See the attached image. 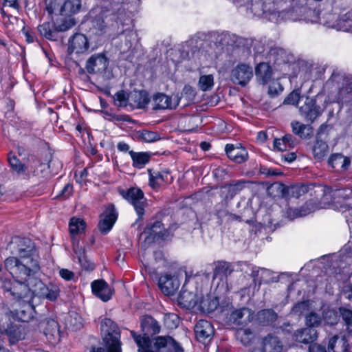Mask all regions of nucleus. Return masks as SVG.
<instances>
[{"label":"nucleus","instance_id":"f257e3e1","mask_svg":"<svg viewBox=\"0 0 352 352\" xmlns=\"http://www.w3.org/2000/svg\"><path fill=\"white\" fill-rule=\"evenodd\" d=\"M12 253L4 261V267L14 279L25 284L30 290L28 280L40 270L34 243L28 238L14 237L12 241Z\"/></svg>","mask_w":352,"mask_h":352},{"label":"nucleus","instance_id":"f03ea898","mask_svg":"<svg viewBox=\"0 0 352 352\" xmlns=\"http://www.w3.org/2000/svg\"><path fill=\"white\" fill-rule=\"evenodd\" d=\"M100 328L107 351L102 347H91L90 352H122L120 333L117 324L111 319L104 318Z\"/></svg>","mask_w":352,"mask_h":352},{"label":"nucleus","instance_id":"7ed1b4c3","mask_svg":"<svg viewBox=\"0 0 352 352\" xmlns=\"http://www.w3.org/2000/svg\"><path fill=\"white\" fill-rule=\"evenodd\" d=\"M121 195L133 206L139 219H142L147 206V200L143 191L139 188L131 187L126 190H122Z\"/></svg>","mask_w":352,"mask_h":352},{"label":"nucleus","instance_id":"20e7f679","mask_svg":"<svg viewBox=\"0 0 352 352\" xmlns=\"http://www.w3.org/2000/svg\"><path fill=\"white\" fill-rule=\"evenodd\" d=\"M322 109L317 104L314 98L306 97L304 104L299 107L300 115L311 124L314 123L322 114Z\"/></svg>","mask_w":352,"mask_h":352},{"label":"nucleus","instance_id":"39448f33","mask_svg":"<svg viewBox=\"0 0 352 352\" xmlns=\"http://www.w3.org/2000/svg\"><path fill=\"white\" fill-rule=\"evenodd\" d=\"M329 80L335 82H342V87L337 95V101L343 102L352 96V76L334 72Z\"/></svg>","mask_w":352,"mask_h":352},{"label":"nucleus","instance_id":"423d86ee","mask_svg":"<svg viewBox=\"0 0 352 352\" xmlns=\"http://www.w3.org/2000/svg\"><path fill=\"white\" fill-rule=\"evenodd\" d=\"M142 234L146 235V240L148 242L159 239L166 240L171 236L170 231L165 229L160 221L148 223Z\"/></svg>","mask_w":352,"mask_h":352},{"label":"nucleus","instance_id":"0eeeda50","mask_svg":"<svg viewBox=\"0 0 352 352\" xmlns=\"http://www.w3.org/2000/svg\"><path fill=\"white\" fill-rule=\"evenodd\" d=\"M253 77L252 67L245 63H239L231 72L230 79L233 83L245 86Z\"/></svg>","mask_w":352,"mask_h":352},{"label":"nucleus","instance_id":"6e6552de","mask_svg":"<svg viewBox=\"0 0 352 352\" xmlns=\"http://www.w3.org/2000/svg\"><path fill=\"white\" fill-rule=\"evenodd\" d=\"M109 65V59L105 54H93L86 62L85 69L90 74H104Z\"/></svg>","mask_w":352,"mask_h":352},{"label":"nucleus","instance_id":"1a4fd4ad","mask_svg":"<svg viewBox=\"0 0 352 352\" xmlns=\"http://www.w3.org/2000/svg\"><path fill=\"white\" fill-rule=\"evenodd\" d=\"M39 327L50 343L54 344L60 341L59 326L56 320L51 318L45 319L40 322Z\"/></svg>","mask_w":352,"mask_h":352},{"label":"nucleus","instance_id":"9d476101","mask_svg":"<svg viewBox=\"0 0 352 352\" xmlns=\"http://www.w3.org/2000/svg\"><path fill=\"white\" fill-rule=\"evenodd\" d=\"M118 218V213L113 204L109 205L100 216L98 223L99 230L104 234H107L113 228Z\"/></svg>","mask_w":352,"mask_h":352},{"label":"nucleus","instance_id":"9b49d317","mask_svg":"<svg viewBox=\"0 0 352 352\" xmlns=\"http://www.w3.org/2000/svg\"><path fill=\"white\" fill-rule=\"evenodd\" d=\"M148 174L149 177V186L153 189H158L164 184H170L173 180L168 170L158 171L148 169Z\"/></svg>","mask_w":352,"mask_h":352},{"label":"nucleus","instance_id":"f8f14e48","mask_svg":"<svg viewBox=\"0 0 352 352\" xmlns=\"http://www.w3.org/2000/svg\"><path fill=\"white\" fill-rule=\"evenodd\" d=\"M89 47V44L85 35L75 34L69 41L67 52L70 55H79L87 52Z\"/></svg>","mask_w":352,"mask_h":352},{"label":"nucleus","instance_id":"ddd939ff","mask_svg":"<svg viewBox=\"0 0 352 352\" xmlns=\"http://www.w3.org/2000/svg\"><path fill=\"white\" fill-rule=\"evenodd\" d=\"M3 318V314L0 313V333L6 334L8 337L11 344L23 339L25 336L23 328L21 325L13 323L8 324L7 327H6L1 324Z\"/></svg>","mask_w":352,"mask_h":352},{"label":"nucleus","instance_id":"4468645a","mask_svg":"<svg viewBox=\"0 0 352 352\" xmlns=\"http://www.w3.org/2000/svg\"><path fill=\"white\" fill-rule=\"evenodd\" d=\"M262 352H284V344L279 336L270 333L261 340Z\"/></svg>","mask_w":352,"mask_h":352},{"label":"nucleus","instance_id":"2eb2a0df","mask_svg":"<svg viewBox=\"0 0 352 352\" xmlns=\"http://www.w3.org/2000/svg\"><path fill=\"white\" fill-rule=\"evenodd\" d=\"M180 99L181 98L177 95L170 97L164 94H156L153 98V109H175L178 106Z\"/></svg>","mask_w":352,"mask_h":352},{"label":"nucleus","instance_id":"dca6fc26","mask_svg":"<svg viewBox=\"0 0 352 352\" xmlns=\"http://www.w3.org/2000/svg\"><path fill=\"white\" fill-rule=\"evenodd\" d=\"M158 285L162 293L171 296L179 289L180 282L177 276L166 274L159 278Z\"/></svg>","mask_w":352,"mask_h":352},{"label":"nucleus","instance_id":"f3484780","mask_svg":"<svg viewBox=\"0 0 352 352\" xmlns=\"http://www.w3.org/2000/svg\"><path fill=\"white\" fill-rule=\"evenodd\" d=\"M254 318V311L248 307H243L233 311L229 317L230 323L236 326L246 325Z\"/></svg>","mask_w":352,"mask_h":352},{"label":"nucleus","instance_id":"a211bd4d","mask_svg":"<svg viewBox=\"0 0 352 352\" xmlns=\"http://www.w3.org/2000/svg\"><path fill=\"white\" fill-rule=\"evenodd\" d=\"M225 151L229 159L236 163H243L248 160V151L240 144L236 145L228 144L225 147Z\"/></svg>","mask_w":352,"mask_h":352},{"label":"nucleus","instance_id":"6ab92c4d","mask_svg":"<svg viewBox=\"0 0 352 352\" xmlns=\"http://www.w3.org/2000/svg\"><path fill=\"white\" fill-rule=\"evenodd\" d=\"M292 340L300 344H311L318 338V332L314 328L304 327L296 329L292 334Z\"/></svg>","mask_w":352,"mask_h":352},{"label":"nucleus","instance_id":"aec40b11","mask_svg":"<svg viewBox=\"0 0 352 352\" xmlns=\"http://www.w3.org/2000/svg\"><path fill=\"white\" fill-rule=\"evenodd\" d=\"M91 287L93 294L102 301L107 302L111 299L113 290L104 280H94L91 284Z\"/></svg>","mask_w":352,"mask_h":352},{"label":"nucleus","instance_id":"412c9836","mask_svg":"<svg viewBox=\"0 0 352 352\" xmlns=\"http://www.w3.org/2000/svg\"><path fill=\"white\" fill-rule=\"evenodd\" d=\"M140 327L145 335L153 336L160 333L161 325L159 322L150 315H144L140 319Z\"/></svg>","mask_w":352,"mask_h":352},{"label":"nucleus","instance_id":"4be33fe9","mask_svg":"<svg viewBox=\"0 0 352 352\" xmlns=\"http://www.w3.org/2000/svg\"><path fill=\"white\" fill-rule=\"evenodd\" d=\"M214 328L212 324L206 320H199L195 327V333L199 342H205L214 335Z\"/></svg>","mask_w":352,"mask_h":352},{"label":"nucleus","instance_id":"5701e85b","mask_svg":"<svg viewBox=\"0 0 352 352\" xmlns=\"http://www.w3.org/2000/svg\"><path fill=\"white\" fill-rule=\"evenodd\" d=\"M277 318L278 314L272 309H262L256 314V321L262 327L273 325Z\"/></svg>","mask_w":352,"mask_h":352},{"label":"nucleus","instance_id":"b1692460","mask_svg":"<svg viewBox=\"0 0 352 352\" xmlns=\"http://www.w3.org/2000/svg\"><path fill=\"white\" fill-rule=\"evenodd\" d=\"M129 99L132 109L144 108L149 102L148 95L145 91H133L129 94Z\"/></svg>","mask_w":352,"mask_h":352},{"label":"nucleus","instance_id":"393cba45","mask_svg":"<svg viewBox=\"0 0 352 352\" xmlns=\"http://www.w3.org/2000/svg\"><path fill=\"white\" fill-rule=\"evenodd\" d=\"M271 188H276L277 190L280 191L283 196L285 195V191L287 190L288 193L292 195V196L296 198L306 194L309 191V186L305 184L294 186L287 189L284 185L280 183H276L272 184Z\"/></svg>","mask_w":352,"mask_h":352},{"label":"nucleus","instance_id":"a878e982","mask_svg":"<svg viewBox=\"0 0 352 352\" xmlns=\"http://www.w3.org/2000/svg\"><path fill=\"white\" fill-rule=\"evenodd\" d=\"M255 75L260 84L268 83L272 76L271 66L267 63H260L255 68Z\"/></svg>","mask_w":352,"mask_h":352},{"label":"nucleus","instance_id":"bb28decb","mask_svg":"<svg viewBox=\"0 0 352 352\" xmlns=\"http://www.w3.org/2000/svg\"><path fill=\"white\" fill-rule=\"evenodd\" d=\"M324 195L329 197L331 201H339L340 199H346L352 197V190L350 189H333L331 187L324 188Z\"/></svg>","mask_w":352,"mask_h":352},{"label":"nucleus","instance_id":"cd10ccee","mask_svg":"<svg viewBox=\"0 0 352 352\" xmlns=\"http://www.w3.org/2000/svg\"><path fill=\"white\" fill-rule=\"evenodd\" d=\"M329 352H349V345L343 336H334L329 341Z\"/></svg>","mask_w":352,"mask_h":352},{"label":"nucleus","instance_id":"c85d7f7f","mask_svg":"<svg viewBox=\"0 0 352 352\" xmlns=\"http://www.w3.org/2000/svg\"><path fill=\"white\" fill-rule=\"evenodd\" d=\"M179 304L187 309L195 307L199 303L198 298L192 292L183 290L178 297Z\"/></svg>","mask_w":352,"mask_h":352},{"label":"nucleus","instance_id":"c756f323","mask_svg":"<svg viewBox=\"0 0 352 352\" xmlns=\"http://www.w3.org/2000/svg\"><path fill=\"white\" fill-rule=\"evenodd\" d=\"M80 8V0H66L60 8L59 13L63 16H71L79 12Z\"/></svg>","mask_w":352,"mask_h":352},{"label":"nucleus","instance_id":"7c9ffc66","mask_svg":"<svg viewBox=\"0 0 352 352\" xmlns=\"http://www.w3.org/2000/svg\"><path fill=\"white\" fill-rule=\"evenodd\" d=\"M129 155L133 161V166L141 169L147 164L151 159V154L146 152L129 151Z\"/></svg>","mask_w":352,"mask_h":352},{"label":"nucleus","instance_id":"2f4dec72","mask_svg":"<svg viewBox=\"0 0 352 352\" xmlns=\"http://www.w3.org/2000/svg\"><path fill=\"white\" fill-rule=\"evenodd\" d=\"M328 164L336 170H346L350 164V161L342 155L336 153L330 156Z\"/></svg>","mask_w":352,"mask_h":352},{"label":"nucleus","instance_id":"473e14b6","mask_svg":"<svg viewBox=\"0 0 352 352\" xmlns=\"http://www.w3.org/2000/svg\"><path fill=\"white\" fill-rule=\"evenodd\" d=\"M78 243V242H77L76 245L74 243V251L78 259V263L84 270L87 271L94 270L95 268L94 264L87 259L85 250L79 248Z\"/></svg>","mask_w":352,"mask_h":352},{"label":"nucleus","instance_id":"72a5a7b5","mask_svg":"<svg viewBox=\"0 0 352 352\" xmlns=\"http://www.w3.org/2000/svg\"><path fill=\"white\" fill-rule=\"evenodd\" d=\"M131 334L138 346V352H144L149 350L151 346L150 336L145 335L144 333L143 335H138L134 331H131Z\"/></svg>","mask_w":352,"mask_h":352},{"label":"nucleus","instance_id":"f704fd0d","mask_svg":"<svg viewBox=\"0 0 352 352\" xmlns=\"http://www.w3.org/2000/svg\"><path fill=\"white\" fill-rule=\"evenodd\" d=\"M198 304L204 312L211 313L217 309L219 302L217 297L207 296L203 298Z\"/></svg>","mask_w":352,"mask_h":352},{"label":"nucleus","instance_id":"c9c22d12","mask_svg":"<svg viewBox=\"0 0 352 352\" xmlns=\"http://www.w3.org/2000/svg\"><path fill=\"white\" fill-rule=\"evenodd\" d=\"M36 285L38 286L41 290V295L45 297L47 299L52 301L57 298L59 289L56 286L47 287L41 281H38Z\"/></svg>","mask_w":352,"mask_h":352},{"label":"nucleus","instance_id":"e433bc0d","mask_svg":"<svg viewBox=\"0 0 352 352\" xmlns=\"http://www.w3.org/2000/svg\"><path fill=\"white\" fill-rule=\"evenodd\" d=\"M232 271V270L228 263L226 261H218L215 263L213 278H219L221 280H223V278L230 274Z\"/></svg>","mask_w":352,"mask_h":352},{"label":"nucleus","instance_id":"4c0bfd02","mask_svg":"<svg viewBox=\"0 0 352 352\" xmlns=\"http://www.w3.org/2000/svg\"><path fill=\"white\" fill-rule=\"evenodd\" d=\"M328 151L329 146L324 141L317 138L313 147V154L314 157L321 160L327 155Z\"/></svg>","mask_w":352,"mask_h":352},{"label":"nucleus","instance_id":"58836bf2","mask_svg":"<svg viewBox=\"0 0 352 352\" xmlns=\"http://www.w3.org/2000/svg\"><path fill=\"white\" fill-rule=\"evenodd\" d=\"M69 232L74 241V236L82 232L85 228V223L82 219L72 218L69 225Z\"/></svg>","mask_w":352,"mask_h":352},{"label":"nucleus","instance_id":"ea45409f","mask_svg":"<svg viewBox=\"0 0 352 352\" xmlns=\"http://www.w3.org/2000/svg\"><path fill=\"white\" fill-rule=\"evenodd\" d=\"M248 183H250V182L241 179L228 184V195L232 198L244 189L245 184Z\"/></svg>","mask_w":352,"mask_h":352},{"label":"nucleus","instance_id":"a19ab883","mask_svg":"<svg viewBox=\"0 0 352 352\" xmlns=\"http://www.w3.org/2000/svg\"><path fill=\"white\" fill-rule=\"evenodd\" d=\"M8 162L11 168L17 174L20 175L23 173L27 167L25 164H22L16 156L12 153L8 154Z\"/></svg>","mask_w":352,"mask_h":352},{"label":"nucleus","instance_id":"79ce46f5","mask_svg":"<svg viewBox=\"0 0 352 352\" xmlns=\"http://www.w3.org/2000/svg\"><path fill=\"white\" fill-rule=\"evenodd\" d=\"M339 313L344 322L347 332L352 336V310L346 307H340Z\"/></svg>","mask_w":352,"mask_h":352},{"label":"nucleus","instance_id":"37998d69","mask_svg":"<svg viewBox=\"0 0 352 352\" xmlns=\"http://www.w3.org/2000/svg\"><path fill=\"white\" fill-rule=\"evenodd\" d=\"M129 94L123 90L118 91L113 96L114 104L118 107H126L129 105Z\"/></svg>","mask_w":352,"mask_h":352},{"label":"nucleus","instance_id":"c03bdc74","mask_svg":"<svg viewBox=\"0 0 352 352\" xmlns=\"http://www.w3.org/2000/svg\"><path fill=\"white\" fill-rule=\"evenodd\" d=\"M179 318L174 313H167L164 316V323L166 327L170 329H176L179 324Z\"/></svg>","mask_w":352,"mask_h":352},{"label":"nucleus","instance_id":"a18cd8bd","mask_svg":"<svg viewBox=\"0 0 352 352\" xmlns=\"http://www.w3.org/2000/svg\"><path fill=\"white\" fill-rule=\"evenodd\" d=\"M338 25L342 31L348 32L352 30V10L342 16L338 21Z\"/></svg>","mask_w":352,"mask_h":352},{"label":"nucleus","instance_id":"49530a36","mask_svg":"<svg viewBox=\"0 0 352 352\" xmlns=\"http://www.w3.org/2000/svg\"><path fill=\"white\" fill-rule=\"evenodd\" d=\"M250 5L248 8L255 16H260L266 12L265 6L262 0H251Z\"/></svg>","mask_w":352,"mask_h":352},{"label":"nucleus","instance_id":"de8ad7c7","mask_svg":"<svg viewBox=\"0 0 352 352\" xmlns=\"http://www.w3.org/2000/svg\"><path fill=\"white\" fill-rule=\"evenodd\" d=\"M139 139L144 142H153L160 139L158 133L148 130H143L139 132Z\"/></svg>","mask_w":352,"mask_h":352},{"label":"nucleus","instance_id":"09e8293b","mask_svg":"<svg viewBox=\"0 0 352 352\" xmlns=\"http://www.w3.org/2000/svg\"><path fill=\"white\" fill-rule=\"evenodd\" d=\"M38 31L43 36L49 40H56L55 32L52 30L50 23L46 22L38 26Z\"/></svg>","mask_w":352,"mask_h":352},{"label":"nucleus","instance_id":"8fccbe9b","mask_svg":"<svg viewBox=\"0 0 352 352\" xmlns=\"http://www.w3.org/2000/svg\"><path fill=\"white\" fill-rule=\"evenodd\" d=\"M214 85L213 76L204 75L201 76L199 80V86L202 91H208L212 89Z\"/></svg>","mask_w":352,"mask_h":352},{"label":"nucleus","instance_id":"3c124183","mask_svg":"<svg viewBox=\"0 0 352 352\" xmlns=\"http://www.w3.org/2000/svg\"><path fill=\"white\" fill-rule=\"evenodd\" d=\"M321 322V317L315 312H310L305 316V323L308 327H318Z\"/></svg>","mask_w":352,"mask_h":352},{"label":"nucleus","instance_id":"603ef678","mask_svg":"<svg viewBox=\"0 0 352 352\" xmlns=\"http://www.w3.org/2000/svg\"><path fill=\"white\" fill-rule=\"evenodd\" d=\"M253 333L252 331L249 329H239L236 331V336L238 338H240L241 342L244 344H247L250 342L251 338L252 337Z\"/></svg>","mask_w":352,"mask_h":352},{"label":"nucleus","instance_id":"864d4df0","mask_svg":"<svg viewBox=\"0 0 352 352\" xmlns=\"http://www.w3.org/2000/svg\"><path fill=\"white\" fill-rule=\"evenodd\" d=\"M170 336H157L154 340V347L160 352H164L168 342L170 339Z\"/></svg>","mask_w":352,"mask_h":352},{"label":"nucleus","instance_id":"5fc2aeb1","mask_svg":"<svg viewBox=\"0 0 352 352\" xmlns=\"http://www.w3.org/2000/svg\"><path fill=\"white\" fill-rule=\"evenodd\" d=\"M292 131L294 134L298 135L301 138H306L305 130L307 128V125L298 121H294L291 123Z\"/></svg>","mask_w":352,"mask_h":352},{"label":"nucleus","instance_id":"6e6d98bb","mask_svg":"<svg viewBox=\"0 0 352 352\" xmlns=\"http://www.w3.org/2000/svg\"><path fill=\"white\" fill-rule=\"evenodd\" d=\"M309 309V302L308 301H302L296 304L292 308V312L297 315L304 314Z\"/></svg>","mask_w":352,"mask_h":352},{"label":"nucleus","instance_id":"4d7b16f0","mask_svg":"<svg viewBox=\"0 0 352 352\" xmlns=\"http://www.w3.org/2000/svg\"><path fill=\"white\" fill-rule=\"evenodd\" d=\"M300 98L299 91L295 90L291 92L287 98H285L283 103L285 104L296 105L298 104Z\"/></svg>","mask_w":352,"mask_h":352},{"label":"nucleus","instance_id":"13d9d810","mask_svg":"<svg viewBox=\"0 0 352 352\" xmlns=\"http://www.w3.org/2000/svg\"><path fill=\"white\" fill-rule=\"evenodd\" d=\"M283 90V88L280 83L278 80H273L268 88V94L270 96H275L280 93Z\"/></svg>","mask_w":352,"mask_h":352},{"label":"nucleus","instance_id":"bf43d9fd","mask_svg":"<svg viewBox=\"0 0 352 352\" xmlns=\"http://www.w3.org/2000/svg\"><path fill=\"white\" fill-rule=\"evenodd\" d=\"M181 94L182 98H185L188 102H190L194 100L196 92L191 86L186 85L183 88Z\"/></svg>","mask_w":352,"mask_h":352},{"label":"nucleus","instance_id":"052dcab7","mask_svg":"<svg viewBox=\"0 0 352 352\" xmlns=\"http://www.w3.org/2000/svg\"><path fill=\"white\" fill-rule=\"evenodd\" d=\"M11 285H12V282L10 279H6V280H1V287L6 291V292H10V294L16 297V298H23L25 296L23 295L21 293H17V292H14L12 290V287H11Z\"/></svg>","mask_w":352,"mask_h":352},{"label":"nucleus","instance_id":"680f3d73","mask_svg":"<svg viewBox=\"0 0 352 352\" xmlns=\"http://www.w3.org/2000/svg\"><path fill=\"white\" fill-rule=\"evenodd\" d=\"M164 352H183V349L173 338H170Z\"/></svg>","mask_w":352,"mask_h":352},{"label":"nucleus","instance_id":"e2e57ef3","mask_svg":"<svg viewBox=\"0 0 352 352\" xmlns=\"http://www.w3.org/2000/svg\"><path fill=\"white\" fill-rule=\"evenodd\" d=\"M94 28L99 32V34L105 32L107 25L104 20L101 17H96L93 21Z\"/></svg>","mask_w":352,"mask_h":352},{"label":"nucleus","instance_id":"0e129e2a","mask_svg":"<svg viewBox=\"0 0 352 352\" xmlns=\"http://www.w3.org/2000/svg\"><path fill=\"white\" fill-rule=\"evenodd\" d=\"M274 148L278 151H284L288 148L285 142L283 137L282 138H276L274 140Z\"/></svg>","mask_w":352,"mask_h":352},{"label":"nucleus","instance_id":"69168bd1","mask_svg":"<svg viewBox=\"0 0 352 352\" xmlns=\"http://www.w3.org/2000/svg\"><path fill=\"white\" fill-rule=\"evenodd\" d=\"M59 275L62 278L67 281L75 279L74 273L67 269H60L59 270Z\"/></svg>","mask_w":352,"mask_h":352},{"label":"nucleus","instance_id":"338daca9","mask_svg":"<svg viewBox=\"0 0 352 352\" xmlns=\"http://www.w3.org/2000/svg\"><path fill=\"white\" fill-rule=\"evenodd\" d=\"M75 25V21L72 19L65 20L58 27V30L60 32L67 31Z\"/></svg>","mask_w":352,"mask_h":352},{"label":"nucleus","instance_id":"774afa93","mask_svg":"<svg viewBox=\"0 0 352 352\" xmlns=\"http://www.w3.org/2000/svg\"><path fill=\"white\" fill-rule=\"evenodd\" d=\"M124 34H125L126 41L127 42L126 45L130 48L132 45V43L136 40L137 34L133 30L125 31Z\"/></svg>","mask_w":352,"mask_h":352}]
</instances>
